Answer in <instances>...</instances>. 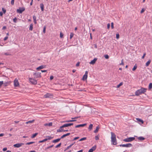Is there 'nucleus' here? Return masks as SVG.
Masks as SVG:
<instances>
[{
	"instance_id": "51",
	"label": "nucleus",
	"mask_w": 152,
	"mask_h": 152,
	"mask_svg": "<svg viewBox=\"0 0 152 152\" xmlns=\"http://www.w3.org/2000/svg\"><path fill=\"white\" fill-rule=\"evenodd\" d=\"M146 55V53H144L143 54V56H142V59H144L145 56Z\"/></svg>"
},
{
	"instance_id": "3",
	"label": "nucleus",
	"mask_w": 152,
	"mask_h": 152,
	"mask_svg": "<svg viewBox=\"0 0 152 152\" xmlns=\"http://www.w3.org/2000/svg\"><path fill=\"white\" fill-rule=\"evenodd\" d=\"M134 139L135 138L134 137H130L128 138L124 139L123 140V141L126 142H130L133 141L134 140Z\"/></svg>"
},
{
	"instance_id": "31",
	"label": "nucleus",
	"mask_w": 152,
	"mask_h": 152,
	"mask_svg": "<svg viewBox=\"0 0 152 152\" xmlns=\"http://www.w3.org/2000/svg\"><path fill=\"white\" fill-rule=\"evenodd\" d=\"M137 67V66L136 65H135L134 66L133 68H132V70L133 71H135Z\"/></svg>"
},
{
	"instance_id": "27",
	"label": "nucleus",
	"mask_w": 152,
	"mask_h": 152,
	"mask_svg": "<svg viewBox=\"0 0 152 152\" xmlns=\"http://www.w3.org/2000/svg\"><path fill=\"white\" fill-rule=\"evenodd\" d=\"M87 77V76L86 75H84L82 78V79L83 80H85L86 79Z\"/></svg>"
},
{
	"instance_id": "56",
	"label": "nucleus",
	"mask_w": 152,
	"mask_h": 152,
	"mask_svg": "<svg viewBox=\"0 0 152 152\" xmlns=\"http://www.w3.org/2000/svg\"><path fill=\"white\" fill-rule=\"evenodd\" d=\"M110 23H108L107 24V28L108 29H109L110 28Z\"/></svg>"
},
{
	"instance_id": "42",
	"label": "nucleus",
	"mask_w": 152,
	"mask_h": 152,
	"mask_svg": "<svg viewBox=\"0 0 152 152\" xmlns=\"http://www.w3.org/2000/svg\"><path fill=\"white\" fill-rule=\"evenodd\" d=\"M17 18H16L15 17L13 19V22L15 23H16L17 22Z\"/></svg>"
},
{
	"instance_id": "46",
	"label": "nucleus",
	"mask_w": 152,
	"mask_h": 152,
	"mask_svg": "<svg viewBox=\"0 0 152 152\" xmlns=\"http://www.w3.org/2000/svg\"><path fill=\"white\" fill-rule=\"evenodd\" d=\"M46 28V26H44L43 31V32L44 33L45 32Z\"/></svg>"
},
{
	"instance_id": "8",
	"label": "nucleus",
	"mask_w": 152,
	"mask_h": 152,
	"mask_svg": "<svg viewBox=\"0 0 152 152\" xmlns=\"http://www.w3.org/2000/svg\"><path fill=\"white\" fill-rule=\"evenodd\" d=\"M14 86L15 87H18L19 86V83L18 80L16 79H15L14 81Z\"/></svg>"
},
{
	"instance_id": "5",
	"label": "nucleus",
	"mask_w": 152,
	"mask_h": 152,
	"mask_svg": "<svg viewBox=\"0 0 152 152\" xmlns=\"http://www.w3.org/2000/svg\"><path fill=\"white\" fill-rule=\"evenodd\" d=\"M25 10V8L24 7H20L19 9L17 10V12L19 13H21Z\"/></svg>"
},
{
	"instance_id": "6",
	"label": "nucleus",
	"mask_w": 152,
	"mask_h": 152,
	"mask_svg": "<svg viewBox=\"0 0 152 152\" xmlns=\"http://www.w3.org/2000/svg\"><path fill=\"white\" fill-rule=\"evenodd\" d=\"M53 96V94H52L47 93L46 94H45L44 96V98H51Z\"/></svg>"
},
{
	"instance_id": "57",
	"label": "nucleus",
	"mask_w": 152,
	"mask_h": 152,
	"mask_svg": "<svg viewBox=\"0 0 152 152\" xmlns=\"http://www.w3.org/2000/svg\"><path fill=\"white\" fill-rule=\"evenodd\" d=\"M123 59H122V60H121V63L120 64V65H123L124 64V63L123 62Z\"/></svg>"
},
{
	"instance_id": "14",
	"label": "nucleus",
	"mask_w": 152,
	"mask_h": 152,
	"mask_svg": "<svg viewBox=\"0 0 152 152\" xmlns=\"http://www.w3.org/2000/svg\"><path fill=\"white\" fill-rule=\"evenodd\" d=\"M73 124L72 123L67 124H64L63 126H64V127H65L72 125Z\"/></svg>"
},
{
	"instance_id": "41",
	"label": "nucleus",
	"mask_w": 152,
	"mask_h": 152,
	"mask_svg": "<svg viewBox=\"0 0 152 152\" xmlns=\"http://www.w3.org/2000/svg\"><path fill=\"white\" fill-rule=\"evenodd\" d=\"M48 138H46V139H47V140H51V139L53 137H51L50 136H48L47 137Z\"/></svg>"
},
{
	"instance_id": "39",
	"label": "nucleus",
	"mask_w": 152,
	"mask_h": 152,
	"mask_svg": "<svg viewBox=\"0 0 152 152\" xmlns=\"http://www.w3.org/2000/svg\"><path fill=\"white\" fill-rule=\"evenodd\" d=\"M34 120H33L32 121H28L26 123V124H28L29 123H32L33 122H34Z\"/></svg>"
},
{
	"instance_id": "36",
	"label": "nucleus",
	"mask_w": 152,
	"mask_h": 152,
	"mask_svg": "<svg viewBox=\"0 0 152 152\" xmlns=\"http://www.w3.org/2000/svg\"><path fill=\"white\" fill-rule=\"evenodd\" d=\"M47 140V139H46V138L44 139L43 140H41V141H40L39 142V143H41V142H44L45 141H46Z\"/></svg>"
},
{
	"instance_id": "30",
	"label": "nucleus",
	"mask_w": 152,
	"mask_h": 152,
	"mask_svg": "<svg viewBox=\"0 0 152 152\" xmlns=\"http://www.w3.org/2000/svg\"><path fill=\"white\" fill-rule=\"evenodd\" d=\"M137 121L140 122H141L143 124V121L141 119H140L137 118Z\"/></svg>"
},
{
	"instance_id": "40",
	"label": "nucleus",
	"mask_w": 152,
	"mask_h": 152,
	"mask_svg": "<svg viewBox=\"0 0 152 152\" xmlns=\"http://www.w3.org/2000/svg\"><path fill=\"white\" fill-rule=\"evenodd\" d=\"M52 123H51V122L49 123L48 124H46L45 125V126L48 125L49 126H52Z\"/></svg>"
},
{
	"instance_id": "44",
	"label": "nucleus",
	"mask_w": 152,
	"mask_h": 152,
	"mask_svg": "<svg viewBox=\"0 0 152 152\" xmlns=\"http://www.w3.org/2000/svg\"><path fill=\"white\" fill-rule=\"evenodd\" d=\"M123 84V83L122 82L120 83L117 86V87L118 88L120 86H122Z\"/></svg>"
},
{
	"instance_id": "38",
	"label": "nucleus",
	"mask_w": 152,
	"mask_h": 152,
	"mask_svg": "<svg viewBox=\"0 0 152 152\" xmlns=\"http://www.w3.org/2000/svg\"><path fill=\"white\" fill-rule=\"evenodd\" d=\"M61 142L60 143H59V144H58V145H56L55 147V148H58L60 147L61 146Z\"/></svg>"
},
{
	"instance_id": "25",
	"label": "nucleus",
	"mask_w": 152,
	"mask_h": 152,
	"mask_svg": "<svg viewBox=\"0 0 152 152\" xmlns=\"http://www.w3.org/2000/svg\"><path fill=\"white\" fill-rule=\"evenodd\" d=\"M74 145V144H72L71 145H70L69 146H67L65 150V151L69 149L73 145Z\"/></svg>"
},
{
	"instance_id": "43",
	"label": "nucleus",
	"mask_w": 152,
	"mask_h": 152,
	"mask_svg": "<svg viewBox=\"0 0 152 152\" xmlns=\"http://www.w3.org/2000/svg\"><path fill=\"white\" fill-rule=\"evenodd\" d=\"M104 57L106 59H107L109 58V56L108 55H105L104 56Z\"/></svg>"
},
{
	"instance_id": "4",
	"label": "nucleus",
	"mask_w": 152,
	"mask_h": 152,
	"mask_svg": "<svg viewBox=\"0 0 152 152\" xmlns=\"http://www.w3.org/2000/svg\"><path fill=\"white\" fill-rule=\"evenodd\" d=\"M120 147H130L132 146V145L131 143H128L126 144H121L119 145Z\"/></svg>"
},
{
	"instance_id": "2",
	"label": "nucleus",
	"mask_w": 152,
	"mask_h": 152,
	"mask_svg": "<svg viewBox=\"0 0 152 152\" xmlns=\"http://www.w3.org/2000/svg\"><path fill=\"white\" fill-rule=\"evenodd\" d=\"M147 89L142 87L140 89H138L135 92V95L136 96H139L142 94H144L146 91Z\"/></svg>"
},
{
	"instance_id": "15",
	"label": "nucleus",
	"mask_w": 152,
	"mask_h": 152,
	"mask_svg": "<svg viewBox=\"0 0 152 152\" xmlns=\"http://www.w3.org/2000/svg\"><path fill=\"white\" fill-rule=\"evenodd\" d=\"M46 67V66L45 65H41L39 67H37V70H39L40 69H42L44 68H45Z\"/></svg>"
},
{
	"instance_id": "24",
	"label": "nucleus",
	"mask_w": 152,
	"mask_h": 152,
	"mask_svg": "<svg viewBox=\"0 0 152 152\" xmlns=\"http://www.w3.org/2000/svg\"><path fill=\"white\" fill-rule=\"evenodd\" d=\"M40 7L41 8V10L43 11L44 10V4L42 3H41L40 4Z\"/></svg>"
},
{
	"instance_id": "17",
	"label": "nucleus",
	"mask_w": 152,
	"mask_h": 152,
	"mask_svg": "<svg viewBox=\"0 0 152 152\" xmlns=\"http://www.w3.org/2000/svg\"><path fill=\"white\" fill-rule=\"evenodd\" d=\"M93 124H91L88 127V129L89 130V131H91V130L92 129V128H93Z\"/></svg>"
},
{
	"instance_id": "13",
	"label": "nucleus",
	"mask_w": 152,
	"mask_h": 152,
	"mask_svg": "<svg viewBox=\"0 0 152 152\" xmlns=\"http://www.w3.org/2000/svg\"><path fill=\"white\" fill-rule=\"evenodd\" d=\"M86 124H79V125L76 126H75V127L76 128H79V127H83V126H86Z\"/></svg>"
},
{
	"instance_id": "63",
	"label": "nucleus",
	"mask_w": 152,
	"mask_h": 152,
	"mask_svg": "<svg viewBox=\"0 0 152 152\" xmlns=\"http://www.w3.org/2000/svg\"><path fill=\"white\" fill-rule=\"evenodd\" d=\"M6 27L5 26H4L2 28V30H5V29H6Z\"/></svg>"
},
{
	"instance_id": "20",
	"label": "nucleus",
	"mask_w": 152,
	"mask_h": 152,
	"mask_svg": "<svg viewBox=\"0 0 152 152\" xmlns=\"http://www.w3.org/2000/svg\"><path fill=\"white\" fill-rule=\"evenodd\" d=\"M138 139L140 141H142L145 139V138L142 137H138Z\"/></svg>"
},
{
	"instance_id": "37",
	"label": "nucleus",
	"mask_w": 152,
	"mask_h": 152,
	"mask_svg": "<svg viewBox=\"0 0 152 152\" xmlns=\"http://www.w3.org/2000/svg\"><path fill=\"white\" fill-rule=\"evenodd\" d=\"M99 135H98L97 136H96L95 137V139L96 140H98L99 139Z\"/></svg>"
},
{
	"instance_id": "21",
	"label": "nucleus",
	"mask_w": 152,
	"mask_h": 152,
	"mask_svg": "<svg viewBox=\"0 0 152 152\" xmlns=\"http://www.w3.org/2000/svg\"><path fill=\"white\" fill-rule=\"evenodd\" d=\"M13 146L15 147H16V148H18L20 147V145L19 143H17V144H14L13 145Z\"/></svg>"
},
{
	"instance_id": "7",
	"label": "nucleus",
	"mask_w": 152,
	"mask_h": 152,
	"mask_svg": "<svg viewBox=\"0 0 152 152\" xmlns=\"http://www.w3.org/2000/svg\"><path fill=\"white\" fill-rule=\"evenodd\" d=\"M29 80L33 84H36L37 83V81L36 80H34V79L29 78Z\"/></svg>"
},
{
	"instance_id": "10",
	"label": "nucleus",
	"mask_w": 152,
	"mask_h": 152,
	"mask_svg": "<svg viewBox=\"0 0 152 152\" xmlns=\"http://www.w3.org/2000/svg\"><path fill=\"white\" fill-rule=\"evenodd\" d=\"M96 145L94 146L89 150L88 152H93L96 149Z\"/></svg>"
},
{
	"instance_id": "23",
	"label": "nucleus",
	"mask_w": 152,
	"mask_h": 152,
	"mask_svg": "<svg viewBox=\"0 0 152 152\" xmlns=\"http://www.w3.org/2000/svg\"><path fill=\"white\" fill-rule=\"evenodd\" d=\"M151 62V60H149L146 63L145 66H148Z\"/></svg>"
},
{
	"instance_id": "19",
	"label": "nucleus",
	"mask_w": 152,
	"mask_h": 152,
	"mask_svg": "<svg viewBox=\"0 0 152 152\" xmlns=\"http://www.w3.org/2000/svg\"><path fill=\"white\" fill-rule=\"evenodd\" d=\"M33 19L34 20V22L35 24H37V20H36V17L35 15L33 16Z\"/></svg>"
},
{
	"instance_id": "53",
	"label": "nucleus",
	"mask_w": 152,
	"mask_h": 152,
	"mask_svg": "<svg viewBox=\"0 0 152 152\" xmlns=\"http://www.w3.org/2000/svg\"><path fill=\"white\" fill-rule=\"evenodd\" d=\"M4 83L3 81H0V87L1 86L2 84Z\"/></svg>"
},
{
	"instance_id": "52",
	"label": "nucleus",
	"mask_w": 152,
	"mask_h": 152,
	"mask_svg": "<svg viewBox=\"0 0 152 152\" xmlns=\"http://www.w3.org/2000/svg\"><path fill=\"white\" fill-rule=\"evenodd\" d=\"M14 0H11V4L12 5H13L14 4Z\"/></svg>"
},
{
	"instance_id": "64",
	"label": "nucleus",
	"mask_w": 152,
	"mask_h": 152,
	"mask_svg": "<svg viewBox=\"0 0 152 152\" xmlns=\"http://www.w3.org/2000/svg\"><path fill=\"white\" fill-rule=\"evenodd\" d=\"M4 133H1L0 134V137L3 136L4 135Z\"/></svg>"
},
{
	"instance_id": "62",
	"label": "nucleus",
	"mask_w": 152,
	"mask_h": 152,
	"mask_svg": "<svg viewBox=\"0 0 152 152\" xmlns=\"http://www.w3.org/2000/svg\"><path fill=\"white\" fill-rule=\"evenodd\" d=\"M79 64H80V63H79V62H77V63L76 64V66H79Z\"/></svg>"
},
{
	"instance_id": "58",
	"label": "nucleus",
	"mask_w": 152,
	"mask_h": 152,
	"mask_svg": "<svg viewBox=\"0 0 152 152\" xmlns=\"http://www.w3.org/2000/svg\"><path fill=\"white\" fill-rule=\"evenodd\" d=\"M7 148L6 147L4 148L3 149V151H5L7 150Z\"/></svg>"
},
{
	"instance_id": "55",
	"label": "nucleus",
	"mask_w": 152,
	"mask_h": 152,
	"mask_svg": "<svg viewBox=\"0 0 152 152\" xmlns=\"http://www.w3.org/2000/svg\"><path fill=\"white\" fill-rule=\"evenodd\" d=\"M63 36V34L62 33H60V37L61 38H62Z\"/></svg>"
},
{
	"instance_id": "35",
	"label": "nucleus",
	"mask_w": 152,
	"mask_h": 152,
	"mask_svg": "<svg viewBox=\"0 0 152 152\" xmlns=\"http://www.w3.org/2000/svg\"><path fill=\"white\" fill-rule=\"evenodd\" d=\"M74 33H72V32H71V33H70V39H71L72 37H73V36H74Z\"/></svg>"
},
{
	"instance_id": "59",
	"label": "nucleus",
	"mask_w": 152,
	"mask_h": 152,
	"mask_svg": "<svg viewBox=\"0 0 152 152\" xmlns=\"http://www.w3.org/2000/svg\"><path fill=\"white\" fill-rule=\"evenodd\" d=\"M53 76H51L50 77V80H52L53 79Z\"/></svg>"
},
{
	"instance_id": "54",
	"label": "nucleus",
	"mask_w": 152,
	"mask_h": 152,
	"mask_svg": "<svg viewBox=\"0 0 152 152\" xmlns=\"http://www.w3.org/2000/svg\"><path fill=\"white\" fill-rule=\"evenodd\" d=\"M111 27L112 29L113 28H114L113 23V22H112L111 23Z\"/></svg>"
},
{
	"instance_id": "48",
	"label": "nucleus",
	"mask_w": 152,
	"mask_h": 152,
	"mask_svg": "<svg viewBox=\"0 0 152 152\" xmlns=\"http://www.w3.org/2000/svg\"><path fill=\"white\" fill-rule=\"evenodd\" d=\"M79 138V137H75L72 140V141H74L75 140H76L77 139H78Z\"/></svg>"
},
{
	"instance_id": "32",
	"label": "nucleus",
	"mask_w": 152,
	"mask_h": 152,
	"mask_svg": "<svg viewBox=\"0 0 152 152\" xmlns=\"http://www.w3.org/2000/svg\"><path fill=\"white\" fill-rule=\"evenodd\" d=\"M86 139V137H84L82 138H81V139H80L79 140V141H81L83 140H85Z\"/></svg>"
},
{
	"instance_id": "26",
	"label": "nucleus",
	"mask_w": 152,
	"mask_h": 152,
	"mask_svg": "<svg viewBox=\"0 0 152 152\" xmlns=\"http://www.w3.org/2000/svg\"><path fill=\"white\" fill-rule=\"evenodd\" d=\"M33 24H31L30 25V27L29 28V30L30 31H32L33 30Z\"/></svg>"
},
{
	"instance_id": "61",
	"label": "nucleus",
	"mask_w": 152,
	"mask_h": 152,
	"mask_svg": "<svg viewBox=\"0 0 152 152\" xmlns=\"http://www.w3.org/2000/svg\"><path fill=\"white\" fill-rule=\"evenodd\" d=\"M88 71H86L85 72V73L84 75H86L88 76Z\"/></svg>"
},
{
	"instance_id": "16",
	"label": "nucleus",
	"mask_w": 152,
	"mask_h": 152,
	"mask_svg": "<svg viewBox=\"0 0 152 152\" xmlns=\"http://www.w3.org/2000/svg\"><path fill=\"white\" fill-rule=\"evenodd\" d=\"M70 134V133H67L64 134L61 137V139H63L64 138V137H65L69 135Z\"/></svg>"
},
{
	"instance_id": "33",
	"label": "nucleus",
	"mask_w": 152,
	"mask_h": 152,
	"mask_svg": "<svg viewBox=\"0 0 152 152\" xmlns=\"http://www.w3.org/2000/svg\"><path fill=\"white\" fill-rule=\"evenodd\" d=\"M149 89H151L152 88V83H150L149 85Z\"/></svg>"
},
{
	"instance_id": "50",
	"label": "nucleus",
	"mask_w": 152,
	"mask_h": 152,
	"mask_svg": "<svg viewBox=\"0 0 152 152\" xmlns=\"http://www.w3.org/2000/svg\"><path fill=\"white\" fill-rule=\"evenodd\" d=\"M119 34H116V38L117 39H119Z\"/></svg>"
},
{
	"instance_id": "29",
	"label": "nucleus",
	"mask_w": 152,
	"mask_h": 152,
	"mask_svg": "<svg viewBox=\"0 0 152 152\" xmlns=\"http://www.w3.org/2000/svg\"><path fill=\"white\" fill-rule=\"evenodd\" d=\"M9 84V83L8 82H5L3 83L4 86H7Z\"/></svg>"
},
{
	"instance_id": "1",
	"label": "nucleus",
	"mask_w": 152,
	"mask_h": 152,
	"mask_svg": "<svg viewBox=\"0 0 152 152\" xmlns=\"http://www.w3.org/2000/svg\"><path fill=\"white\" fill-rule=\"evenodd\" d=\"M111 142L112 144L113 145H116L117 144V140L116 138V135L113 132H111Z\"/></svg>"
},
{
	"instance_id": "34",
	"label": "nucleus",
	"mask_w": 152,
	"mask_h": 152,
	"mask_svg": "<svg viewBox=\"0 0 152 152\" xmlns=\"http://www.w3.org/2000/svg\"><path fill=\"white\" fill-rule=\"evenodd\" d=\"M34 143V142H28L26 143V145H30L31 144Z\"/></svg>"
},
{
	"instance_id": "49",
	"label": "nucleus",
	"mask_w": 152,
	"mask_h": 152,
	"mask_svg": "<svg viewBox=\"0 0 152 152\" xmlns=\"http://www.w3.org/2000/svg\"><path fill=\"white\" fill-rule=\"evenodd\" d=\"M145 11V9L144 8H142L141 10V11H140V13H143L144 11Z\"/></svg>"
},
{
	"instance_id": "28",
	"label": "nucleus",
	"mask_w": 152,
	"mask_h": 152,
	"mask_svg": "<svg viewBox=\"0 0 152 152\" xmlns=\"http://www.w3.org/2000/svg\"><path fill=\"white\" fill-rule=\"evenodd\" d=\"M38 134L37 133H36L35 134H33L32 136L31 137V138H34Z\"/></svg>"
},
{
	"instance_id": "45",
	"label": "nucleus",
	"mask_w": 152,
	"mask_h": 152,
	"mask_svg": "<svg viewBox=\"0 0 152 152\" xmlns=\"http://www.w3.org/2000/svg\"><path fill=\"white\" fill-rule=\"evenodd\" d=\"M2 9L3 13L5 14L6 12V10L4 8H2Z\"/></svg>"
},
{
	"instance_id": "22",
	"label": "nucleus",
	"mask_w": 152,
	"mask_h": 152,
	"mask_svg": "<svg viewBox=\"0 0 152 152\" xmlns=\"http://www.w3.org/2000/svg\"><path fill=\"white\" fill-rule=\"evenodd\" d=\"M99 129V126H97L96 127V129L94 131V132L95 133H96L98 131V130Z\"/></svg>"
},
{
	"instance_id": "9",
	"label": "nucleus",
	"mask_w": 152,
	"mask_h": 152,
	"mask_svg": "<svg viewBox=\"0 0 152 152\" xmlns=\"http://www.w3.org/2000/svg\"><path fill=\"white\" fill-rule=\"evenodd\" d=\"M40 73L39 72H35L34 73V75L36 78H38L41 77Z\"/></svg>"
},
{
	"instance_id": "18",
	"label": "nucleus",
	"mask_w": 152,
	"mask_h": 152,
	"mask_svg": "<svg viewBox=\"0 0 152 152\" xmlns=\"http://www.w3.org/2000/svg\"><path fill=\"white\" fill-rule=\"evenodd\" d=\"M61 139V138H58L57 139L55 140H53L52 141V142L53 143H56V142H58Z\"/></svg>"
},
{
	"instance_id": "11",
	"label": "nucleus",
	"mask_w": 152,
	"mask_h": 152,
	"mask_svg": "<svg viewBox=\"0 0 152 152\" xmlns=\"http://www.w3.org/2000/svg\"><path fill=\"white\" fill-rule=\"evenodd\" d=\"M63 128H64V127L63 126V125L60 127L59 129H58L57 130V132H63L64 130V129H63Z\"/></svg>"
},
{
	"instance_id": "47",
	"label": "nucleus",
	"mask_w": 152,
	"mask_h": 152,
	"mask_svg": "<svg viewBox=\"0 0 152 152\" xmlns=\"http://www.w3.org/2000/svg\"><path fill=\"white\" fill-rule=\"evenodd\" d=\"M75 121H76V120H70L66 121H65V122H71Z\"/></svg>"
},
{
	"instance_id": "60",
	"label": "nucleus",
	"mask_w": 152,
	"mask_h": 152,
	"mask_svg": "<svg viewBox=\"0 0 152 152\" xmlns=\"http://www.w3.org/2000/svg\"><path fill=\"white\" fill-rule=\"evenodd\" d=\"M8 38V37H7V36L6 37H4V40L5 41V40H7Z\"/></svg>"
},
{
	"instance_id": "12",
	"label": "nucleus",
	"mask_w": 152,
	"mask_h": 152,
	"mask_svg": "<svg viewBox=\"0 0 152 152\" xmlns=\"http://www.w3.org/2000/svg\"><path fill=\"white\" fill-rule=\"evenodd\" d=\"M97 59V58H95L89 63L90 64H94L95 63Z\"/></svg>"
}]
</instances>
